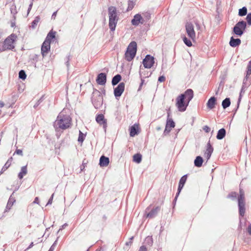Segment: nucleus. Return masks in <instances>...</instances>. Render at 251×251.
Segmentation results:
<instances>
[{
  "label": "nucleus",
  "instance_id": "49530a36",
  "mask_svg": "<svg viewBox=\"0 0 251 251\" xmlns=\"http://www.w3.org/2000/svg\"><path fill=\"white\" fill-rule=\"evenodd\" d=\"M14 154H17L19 155H20L21 156H23V151H22V150H21L20 149H17L15 151Z\"/></svg>",
  "mask_w": 251,
  "mask_h": 251
},
{
  "label": "nucleus",
  "instance_id": "13d9d810",
  "mask_svg": "<svg viewBox=\"0 0 251 251\" xmlns=\"http://www.w3.org/2000/svg\"><path fill=\"white\" fill-rule=\"evenodd\" d=\"M33 203L39 204V200L38 197H36L34 200Z\"/></svg>",
  "mask_w": 251,
  "mask_h": 251
},
{
  "label": "nucleus",
  "instance_id": "393cba45",
  "mask_svg": "<svg viewBox=\"0 0 251 251\" xmlns=\"http://www.w3.org/2000/svg\"><path fill=\"white\" fill-rule=\"evenodd\" d=\"M138 128V126L137 125L134 124L133 126H131L130 127V136L131 137H134L135 135L137 134V130Z\"/></svg>",
  "mask_w": 251,
  "mask_h": 251
},
{
  "label": "nucleus",
  "instance_id": "6e6552de",
  "mask_svg": "<svg viewBox=\"0 0 251 251\" xmlns=\"http://www.w3.org/2000/svg\"><path fill=\"white\" fill-rule=\"evenodd\" d=\"M185 29L188 36L194 41L196 39V33L193 25L191 23H187L185 25Z\"/></svg>",
  "mask_w": 251,
  "mask_h": 251
},
{
  "label": "nucleus",
  "instance_id": "aec40b11",
  "mask_svg": "<svg viewBox=\"0 0 251 251\" xmlns=\"http://www.w3.org/2000/svg\"><path fill=\"white\" fill-rule=\"evenodd\" d=\"M241 40L239 38L234 39L233 37L230 38L229 45L232 47H236L241 44Z\"/></svg>",
  "mask_w": 251,
  "mask_h": 251
},
{
  "label": "nucleus",
  "instance_id": "f257e3e1",
  "mask_svg": "<svg viewBox=\"0 0 251 251\" xmlns=\"http://www.w3.org/2000/svg\"><path fill=\"white\" fill-rule=\"evenodd\" d=\"M193 97V91L191 89H187L184 93L179 95L176 99V103L178 110L180 112L185 111Z\"/></svg>",
  "mask_w": 251,
  "mask_h": 251
},
{
  "label": "nucleus",
  "instance_id": "20e7f679",
  "mask_svg": "<svg viewBox=\"0 0 251 251\" xmlns=\"http://www.w3.org/2000/svg\"><path fill=\"white\" fill-rule=\"evenodd\" d=\"M137 51V44L131 42L127 47L125 54V58L127 61H131L135 57Z\"/></svg>",
  "mask_w": 251,
  "mask_h": 251
},
{
  "label": "nucleus",
  "instance_id": "5fc2aeb1",
  "mask_svg": "<svg viewBox=\"0 0 251 251\" xmlns=\"http://www.w3.org/2000/svg\"><path fill=\"white\" fill-rule=\"evenodd\" d=\"M139 251H147V248L144 246L140 247Z\"/></svg>",
  "mask_w": 251,
  "mask_h": 251
},
{
  "label": "nucleus",
  "instance_id": "9d476101",
  "mask_svg": "<svg viewBox=\"0 0 251 251\" xmlns=\"http://www.w3.org/2000/svg\"><path fill=\"white\" fill-rule=\"evenodd\" d=\"M96 122L100 125L102 126L104 132H106L107 128V120L105 119L103 114H99L96 118Z\"/></svg>",
  "mask_w": 251,
  "mask_h": 251
},
{
  "label": "nucleus",
  "instance_id": "5701e85b",
  "mask_svg": "<svg viewBox=\"0 0 251 251\" xmlns=\"http://www.w3.org/2000/svg\"><path fill=\"white\" fill-rule=\"evenodd\" d=\"M27 173V166H23L21 168L20 172L18 174V178L20 179H22L24 176Z\"/></svg>",
  "mask_w": 251,
  "mask_h": 251
},
{
  "label": "nucleus",
  "instance_id": "72a5a7b5",
  "mask_svg": "<svg viewBox=\"0 0 251 251\" xmlns=\"http://www.w3.org/2000/svg\"><path fill=\"white\" fill-rule=\"evenodd\" d=\"M247 14V9L246 7H243L239 10L238 14L240 16H245Z\"/></svg>",
  "mask_w": 251,
  "mask_h": 251
},
{
  "label": "nucleus",
  "instance_id": "9b49d317",
  "mask_svg": "<svg viewBox=\"0 0 251 251\" xmlns=\"http://www.w3.org/2000/svg\"><path fill=\"white\" fill-rule=\"evenodd\" d=\"M50 42L45 40L41 47V53L43 57L45 56L50 50Z\"/></svg>",
  "mask_w": 251,
  "mask_h": 251
},
{
  "label": "nucleus",
  "instance_id": "a211bd4d",
  "mask_svg": "<svg viewBox=\"0 0 251 251\" xmlns=\"http://www.w3.org/2000/svg\"><path fill=\"white\" fill-rule=\"evenodd\" d=\"M109 163V158L103 155L101 156L100 159V167H106Z\"/></svg>",
  "mask_w": 251,
  "mask_h": 251
},
{
  "label": "nucleus",
  "instance_id": "79ce46f5",
  "mask_svg": "<svg viewBox=\"0 0 251 251\" xmlns=\"http://www.w3.org/2000/svg\"><path fill=\"white\" fill-rule=\"evenodd\" d=\"M44 100V96H42L40 99L34 105L33 107L36 109L42 102Z\"/></svg>",
  "mask_w": 251,
  "mask_h": 251
},
{
  "label": "nucleus",
  "instance_id": "c85d7f7f",
  "mask_svg": "<svg viewBox=\"0 0 251 251\" xmlns=\"http://www.w3.org/2000/svg\"><path fill=\"white\" fill-rule=\"evenodd\" d=\"M121 78L122 77L120 75L118 74L115 75L112 79V84L114 86L116 85L120 82Z\"/></svg>",
  "mask_w": 251,
  "mask_h": 251
},
{
  "label": "nucleus",
  "instance_id": "c9c22d12",
  "mask_svg": "<svg viewBox=\"0 0 251 251\" xmlns=\"http://www.w3.org/2000/svg\"><path fill=\"white\" fill-rule=\"evenodd\" d=\"M19 77L22 80H25L26 77V75L24 70H21L19 72Z\"/></svg>",
  "mask_w": 251,
  "mask_h": 251
},
{
  "label": "nucleus",
  "instance_id": "a19ab883",
  "mask_svg": "<svg viewBox=\"0 0 251 251\" xmlns=\"http://www.w3.org/2000/svg\"><path fill=\"white\" fill-rule=\"evenodd\" d=\"M134 6V3L132 0H129L128 1L127 10L129 11L132 9Z\"/></svg>",
  "mask_w": 251,
  "mask_h": 251
},
{
  "label": "nucleus",
  "instance_id": "8fccbe9b",
  "mask_svg": "<svg viewBox=\"0 0 251 251\" xmlns=\"http://www.w3.org/2000/svg\"><path fill=\"white\" fill-rule=\"evenodd\" d=\"M70 55H69L67 57V60L65 62V64L67 67V68H69V61H70Z\"/></svg>",
  "mask_w": 251,
  "mask_h": 251
},
{
  "label": "nucleus",
  "instance_id": "39448f33",
  "mask_svg": "<svg viewBox=\"0 0 251 251\" xmlns=\"http://www.w3.org/2000/svg\"><path fill=\"white\" fill-rule=\"evenodd\" d=\"M239 212L240 216L243 217L245 213V201L244 192L240 189L239 195L238 197Z\"/></svg>",
  "mask_w": 251,
  "mask_h": 251
},
{
  "label": "nucleus",
  "instance_id": "680f3d73",
  "mask_svg": "<svg viewBox=\"0 0 251 251\" xmlns=\"http://www.w3.org/2000/svg\"><path fill=\"white\" fill-rule=\"evenodd\" d=\"M33 246V242H31L30 243V244L29 245V246H28V247L27 248V250L29 249H30L31 248H32V247Z\"/></svg>",
  "mask_w": 251,
  "mask_h": 251
},
{
  "label": "nucleus",
  "instance_id": "ea45409f",
  "mask_svg": "<svg viewBox=\"0 0 251 251\" xmlns=\"http://www.w3.org/2000/svg\"><path fill=\"white\" fill-rule=\"evenodd\" d=\"M10 11H11V14L13 16L14 19L15 20V19H16L15 15L17 13V10H16V6H11V8H10Z\"/></svg>",
  "mask_w": 251,
  "mask_h": 251
},
{
  "label": "nucleus",
  "instance_id": "6ab92c4d",
  "mask_svg": "<svg viewBox=\"0 0 251 251\" xmlns=\"http://www.w3.org/2000/svg\"><path fill=\"white\" fill-rule=\"evenodd\" d=\"M159 210L160 208L159 207H156L155 208L152 209L151 211L147 214V217L149 218H153L155 217L157 215Z\"/></svg>",
  "mask_w": 251,
  "mask_h": 251
},
{
  "label": "nucleus",
  "instance_id": "338daca9",
  "mask_svg": "<svg viewBox=\"0 0 251 251\" xmlns=\"http://www.w3.org/2000/svg\"><path fill=\"white\" fill-rule=\"evenodd\" d=\"M5 50H3V47L2 48V49H0V52L3 51H4Z\"/></svg>",
  "mask_w": 251,
  "mask_h": 251
},
{
  "label": "nucleus",
  "instance_id": "de8ad7c7",
  "mask_svg": "<svg viewBox=\"0 0 251 251\" xmlns=\"http://www.w3.org/2000/svg\"><path fill=\"white\" fill-rule=\"evenodd\" d=\"M202 129L206 133H208L210 131V128L207 126H204Z\"/></svg>",
  "mask_w": 251,
  "mask_h": 251
},
{
  "label": "nucleus",
  "instance_id": "603ef678",
  "mask_svg": "<svg viewBox=\"0 0 251 251\" xmlns=\"http://www.w3.org/2000/svg\"><path fill=\"white\" fill-rule=\"evenodd\" d=\"M67 226L68 224L67 223H65L64 225H63L58 230V232H59L60 230H62V229H64Z\"/></svg>",
  "mask_w": 251,
  "mask_h": 251
},
{
  "label": "nucleus",
  "instance_id": "6e6d98bb",
  "mask_svg": "<svg viewBox=\"0 0 251 251\" xmlns=\"http://www.w3.org/2000/svg\"><path fill=\"white\" fill-rule=\"evenodd\" d=\"M247 231L250 235H251V224L249 225L247 228Z\"/></svg>",
  "mask_w": 251,
  "mask_h": 251
},
{
  "label": "nucleus",
  "instance_id": "e433bc0d",
  "mask_svg": "<svg viewBox=\"0 0 251 251\" xmlns=\"http://www.w3.org/2000/svg\"><path fill=\"white\" fill-rule=\"evenodd\" d=\"M151 73H150V74H149V73H145V74H143V72L140 71V77H141V83L140 84V86H141V85H143V83H144V80L142 79V77H149L150 75H151Z\"/></svg>",
  "mask_w": 251,
  "mask_h": 251
},
{
  "label": "nucleus",
  "instance_id": "bb28decb",
  "mask_svg": "<svg viewBox=\"0 0 251 251\" xmlns=\"http://www.w3.org/2000/svg\"><path fill=\"white\" fill-rule=\"evenodd\" d=\"M203 161V159L201 156H197L194 161L195 166L197 167H201L202 166Z\"/></svg>",
  "mask_w": 251,
  "mask_h": 251
},
{
  "label": "nucleus",
  "instance_id": "052dcab7",
  "mask_svg": "<svg viewBox=\"0 0 251 251\" xmlns=\"http://www.w3.org/2000/svg\"><path fill=\"white\" fill-rule=\"evenodd\" d=\"M56 13H57V11H55V12H54L51 16V18H55V17H56Z\"/></svg>",
  "mask_w": 251,
  "mask_h": 251
},
{
  "label": "nucleus",
  "instance_id": "f03ea898",
  "mask_svg": "<svg viewBox=\"0 0 251 251\" xmlns=\"http://www.w3.org/2000/svg\"><path fill=\"white\" fill-rule=\"evenodd\" d=\"M72 119L69 115L60 114L54 123L55 130H65L70 127Z\"/></svg>",
  "mask_w": 251,
  "mask_h": 251
},
{
  "label": "nucleus",
  "instance_id": "bf43d9fd",
  "mask_svg": "<svg viewBox=\"0 0 251 251\" xmlns=\"http://www.w3.org/2000/svg\"><path fill=\"white\" fill-rule=\"evenodd\" d=\"M171 128H170V127H169V128H167V132H165V131H164V134H166L169 133L171 131Z\"/></svg>",
  "mask_w": 251,
  "mask_h": 251
},
{
  "label": "nucleus",
  "instance_id": "7c9ffc66",
  "mask_svg": "<svg viewBox=\"0 0 251 251\" xmlns=\"http://www.w3.org/2000/svg\"><path fill=\"white\" fill-rule=\"evenodd\" d=\"M230 104V100L229 98H226L222 101V106L224 109H226L229 107Z\"/></svg>",
  "mask_w": 251,
  "mask_h": 251
},
{
  "label": "nucleus",
  "instance_id": "37998d69",
  "mask_svg": "<svg viewBox=\"0 0 251 251\" xmlns=\"http://www.w3.org/2000/svg\"><path fill=\"white\" fill-rule=\"evenodd\" d=\"M87 163H88V161L86 160V159H84L83 160L82 165L80 166V171L79 173H80L82 171H83V170L85 169V167L86 164H87Z\"/></svg>",
  "mask_w": 251,
  "mask_h": 251
},
{
  "label": "nucleus",
  "instance_id": "2f4dec72",
  "mask_svg": "<svg viewBox=\"0 0 251 251\" xmlns=\"http://www.w3.org/2000/svg\"><path fill=\"white\" fill-rule=\"evenodd\" d=\"M40 18L39 16H37L35 18V19L31 23V27L33 29L35 28L38 23L40 22Z\"/></svg>",
  "mask_w": 251,
  "mask_h": 251
},
{
  "label": "nucleus",
  "instance_id": "c03bdc74",
  "mask_svg": "<svg viewBox=\"0 0 251 251\" xmlns=\"http://www.w3.org/2000/svg\"><path fill=\"white\" fill-rule=\"evenodd\" d=\"M246 20L248 24L250 25H251V13H249L246 17Z\"/></svg>",
  "mask_w": 251,
  "mask_h": 251
},
{
  "label": "nucleus",
  "instance_id": "4d7b16f0",
  "mask_svg": "<svg viewBox=\"0 0 251 251\" xmlns=\"http://www.w3.org/2000/svg\"><path fill=\"white\" fill-rule=\"evenodd\" d=\"M59 237H57V239L54 242V243H53V244L51 245V247H53V248L55 249L57 244V240L58 239Z\"/></svg>",
  "mask_w": 251,
  "mask_h": 251
},
{
  "label": "nucleus",
  "instance_id": "3c124183",
  "mask_svg": "<svg viewBox=\"0 0 251 251\" xmlns=\"http://www.w3.org/2000/svg\"><path fill=\"white\" fill-rule=\"evenodd\" d=\"M158 80V81H159L160 82H164L165 80V76H164L163 75L160 76L159 77Z\"/></svg>",
  "mask_w": 251,
  "mask_h": 251
},
{
  "label": "nucleus",
  "instance_id": "a878e982",
  "mask_svg": "<svg viewBox=\"0 0 251 251\" xmlns=\"http://www.w3.org/2000/svg\"><path fill=\"white\" fill-rule=\"evenodd\" d=\"M12 160V157H11L10 158L8 159V160L7 161V162L5 163L4 165L3 166L2 168L1 169V171L0 172V175H1L4 172H5L11 165V162Z\"/></svg>",
  "mask_w": 251,
  "mask_h": 251
},
{
  "label": "nucleus",
  "instance_id": "58836bf2",
  "mask_svg": "<svg viewBox=\"0 0 251 251\" xmlns=\"http://www.w3.org/2000/svg\"><path fill=\"white\" fill-rule=\"evenodd\" d=\"M183 41L184 44L188 47H190L192 46V42L190 39H188L187 37L184 36L183 38Z\"/></svg>",
  "mask_w": 251,
  "mask_h": 251
},
{
  "label": "nucleus",
  "instance_id": "774afa93",
  "mask_svg": "<svg viewBox=\"0 0 251 251\" xmlns=\"http://www.w3.org/2000/svg\"><path fill=\"white\" fill-rule=\"evenodd\" d=\"M2 35V32L0 31V38H1Z\"/></svg>",
  "mask_w": 251,
  "mask_h": 251
},
{
  "label": "nucleus",
  "instance_id": "423d86ee",
  "mask_svg": "<svg viewBox=\"0 0 251 251\" xmlns=\"http://www.w3.org/2000/svg\"><path fill=\"white\" fill-rule=\"evenodd\" d=\"M17 37V36L13 33L7 37L3 43V50H12L14 49L15 48L14 43Z\"/></svg>",
  "mask_w": 251,
  "mask_h": 251
},
{
  "label": "nucleus",
  "instance_id": "0e129e2a",
  "mask_svg": "<svg viewBox=\"0 0 251 251\" xmlns=\"http://www.w3.org/2000/svg\"><path fill=\"white\" fill-rule=\"evenodd\" d=\"M54 249L53 247H50L48 251H54Z\"/></svg>",
  "mask_w": 251,
  "mask_h": 251
},
{
  "label": "nucleus",
  "instance_id": "0eeeda50",
  "mask_svg": "<svg viewBox=\"0 0 251 251\" xmlns=\"http://www.w3.org/2000/svg\"><path fill=\"white\" fill-rule=\"evenodd\" d=\"M247 23L244 21L238 22L233 27V32L236 35L241 36L243 35L244 31L246 29Z\"/></svg>",
  "mask_w": 251,
  "mask_h": 251
},
{
  "label": "nucleus",
  "instance_id": "f3484780",
  "mask_svg": "<svg viewBox=\"0 0 251 251\" xmlns=\"http://www.w3.org/2000/svg\"><path fill=\"white\" fill-rule=\"evenodd\" d=\"M213 151V148L210 144V141H209L207 144L206 150L205 152V156L207 159H209L211 157V154Z\"/></svg>",
  "mask_w": 251,
  "mask_h": 251
},
{
  "label": "nucleus",
  "instance_id": "4468645a",
  "mask_svg": "<svg viewBox=\"0 0 251 251\" xmlns=\"http://www.w3.org/2000/svg\"><path fill=\"white\" fill-rule=\"evenodd\" d=\"M186 179H187V175H184L183 176H182L181 177V178L179 180V185H178V190H177L178 192L176 194V197L175 199V201L176 200L177 197L178 196L181 190L183 188L184 185L186 182Z\"/></svg>",
  "mask_w": 251,
  "mask_h": 251
},
{
  "label": "nucleus",
  "instance_id": "c756f323",
  "mask_svg": "<svg viewBox=\"0 0 251 251\" xmlns=\"http://www.w3.org/2000/svg\"><path fill=\"white\" fill-rule=\"evenodd\" d=\"M55 31H53L52 30L50 31L48 34L45 40L51 42V39L55 38Z\"/></svg>",
  "mask_w": 251,
  "mask_h": 251
},
{
  "label": "nucleus",
  "instance_id": "473e14b6",
  "mask_svg": "<svg viewBox=\"0 0 251 251\" xmlns=\"http://www.w3.org/2000/svg\"><path fill=\"white\" fill-rule=\"evenodd\" d=\"M133 161L139 163L141 162L142 160V155L141 154L139 153L135 154L133 155Z\"/></svg>",
  "mask_w": 251,
  "mask_h": 251
},
{
  "label": "nucleus",
  "instance_id": "864d4df0",
  "mask_svg": "<svg viewBox=\"0 0 251 251\" xmlns=\"http://www.w3.org/2000/svg\"><path fill=\"white\" fill-rule=\"evenodd\" d=\"M32 5H33V2H31L30 4L29 5V6H28V9H27V14H29V13L30 12L31 8H32Z\"/></svg>",
  "mask_w": 251,
  "mask_h": 251
},
{
  "label": "nucleus",
  "instance_id": "69168bd1",
  "mask_svg": "<svg viewBox=\"0 0 251 251\" xmlns=\"http://www.w3.org/2000/svg\"><path fill=\"white\" fill-rule=\"evenodd\" d=\"M15 26V24H14V23H11V26H12V27H14V26Z\"/></svg>",
  "mask_w": 251,
  "mask_h": 251
},
{
  "label": "nucleus",
  "instance_id": "4c0bfd02",
  "mask_svg": "<svg viewBox=\"0 0 251 251\" xmlns=\"http://www.w3.org/2000/svg\"><path fill=\"white\" fill-rule=\"evenodd\" d=\"M247 69L248 70L247 71V74L246 76V79H247L249 76L251 75V59L249 63V64L247 67Z\"/></svg>",
  "mask_w": 251,
  "mask_h": 251
},
{
  "label": "nucleus",
  "instance_id": "412c9836",
  "mask_svg": "<svg viewBox=\"0 0 251 251\" xmlns=\"http://www.w3.org/2000/svg\"><path fill=\"white\" fill-rule=\"evenodd\" d=\"M216 99L214 97H211L208 100L207 102V106L210 109H212L215 107V105L216 104Z\"/></svg>",
  "mask_w": 251,
  "mask_h": 251
},
{
  "label": "nucleus",
  "instance_id": "2eb2a0df",
  "mask_svg": "<svg viewBox=\"0 0 251 251\" xmlns=\"http://www.w3.org/2000/svg\"><path fill=\"white\" fill-rule=\"evenodd\" d=\"M96 81L99 85H104L106 82V75L103 73H100L98 75Z\"/></svg>",
  "mask_w": 251,
  "mask_h": 251
},
{
  "label": "nucleus",
  "instance_id": "09e8293b",
  "mask_svg": "<svg viewBox=\"0 0 251 251\" xmlns=\"http://www.w3.org/2000/svg\"><path fill=\"white\" fill-rule=\"evenodd\" d=\"M53 196H54V194H52L51 195L50 198L49 200V201H48V202L47 203V205L51 204L52 203Z\"/></svg>",
  "mask_w": 251,
  "mask_h": 251
},
{
  "label": "nucleus",
  "instance_id": "7ed1b4c3",
  "mask_svg": "<svg viewBox=\"0 0 251 251\" xmlns=\"http://www.w3.org/2000/svg\"><path fill=\"white\" fill-rule=\"evenodd\" d=\"M109 26L112 31L115 28L119 20L118 12L115 7L110 6L108 8Z\"/></svg>",
  "mask_w": 251,
  "mask_h": 251
},
{
  "label": "nucleus",
  "instance_id": "1a4fd4ad",
  "mask_svg": "<svg viewBox=\"0 0 251 251\" xmlns=\"http://www.w3.org/2000/svg\"><path fill=\"white\" fill-rule=\"evenodd\" d=\"M154 63V58L150 55H147L143 60V64L145 68H151Z\"/></svg>",
  "mask_w": 251,
  "mask_h": 251
},
{
  "label": "nucleus",
  "instance_id": "4be33fe9",
  "mask_svg": "<svg viewBox=\"0 0 251 251\" xmlns=\"http://www.w3.org/2000/svg\"><path fill=\"white\" fill-rule=\"evenodd\" d=\"M95 95H98L97 102L96 104L97 107L101 105L103 102V97L102 94L98 90L95 89Z\"/></svg>",
  "mask_w": 251,
  "mask_h": 251
},
{
  "label": "nucleus",
  "instance_id": "b1692460",
  "mask_svg": "<svg viewBox=\"0 0 251 251\" xmlns=\"http://www.w3.org/2000/svg\"><path fill=\"white\" fill-rule=\"evenodd\" d=\"M226 134V131L225 129L224 128H221L218 130L216 137L218 140H222L225 137Z\"/></svg>",
  "mask_w": 251,
  "mask_h": 251
},
{
  "label": "nucleus",
  "instance_id": "a18cd8bd",
  "mask_svg": "<svg viewBox=\"0 0 251 251\" xmlns=\"http://www.w3.org/2000/svg\"><path fill=\"white\" fill-rule=\"evenodd\" d=\"M237 194L236 192H232L228 195V198H231L232 199H235L237 197Z\"/></svg>",
  "mask_w": 251,
  "mask_h": 251
},
{
  "label": "nucleus",
  "instance_id": "f704fd0d",
  "mask_svg": "<svg viewBox=\"0 0 251 251\" xmlns=\"http://www.w3.org/2000/svg\"><path fill=\"white\" fill-rule=\"evenodd\" d=\"M85 134L83 133L80 130L79 131V135L77 141L79 143H82L85 139Z\"/></svg>",
  "mask_w": 251,
  "mask_h": 251
},
{
  "label": "nucleus",
  "instance_id": "dca6fc26",
  "mask_svg": "<svg viewBox=\"0 0 251 251\" xmlns=\"http://www.w3.org/2000/svg\"><path fill=\"white\" fill-rule=\"evenodd\" d=\"M14 192H13L12 194L10 196L8 202L7 203V205L6 206L5 209L4 210V212H7L11 209V207L13 205L14 203L15 202L16 200L15 198L13 197L12 195L14 194Z\"/></svg>",
  "mask_w": 251,
  "mask_h": 251
},
{
  "label": "nucleus",
  "instance_id": "cd10ccee",
  "mask_svg": "<svg viewBox=\"0 0 251 251\" xmlns=\"http://www.w3.org/2000/svg\"><path fill=\"white\" fill-rule=\"evenodd\" d=\"M175 126V124L173 120L172 119H168L167 121V123L165 129V132H167V128H169L170 127V128L174 127Z\"/></svg>",
  "mask_w": 251,
  "mask_h": 251
},
{
  "label": "nucleus",
  "instance_id": "ddd939ff",
  "mask_svg": "<svg viewBox=\"0 0 251 251\" xmlns=\"http://www.w3.org/2000/svg\"><path fill=\"white\" fill-rule=\"evenodd\" d=\"M144 22V20L141 15L139 14H137L134 15L131 22L132 25L137 26L140 24H143Z\"/></svg>",
  "mask_w": 251,
  "mask_h": 251
},
{
  "label": "nucleus",
  "instance_id": "e2e57ef3",
  "mask_svg": "<svg viewBox=\"0 0 251 251\" xmlns=\"http://www.w3.org/2000/svg\"><path fill=\"white\" fill-rule=\"evenodd\" d=\"M4 103L2 101H0V108L3 107Z\"/></svg>",
  "mask_w": 251,
  "mask_h": 251
},
{
  "label": "nucleus",
  "instance_id": "f8f14e48",
  "mask_svg": "<svg viewBox=\"0 0 251 251\" xmlns=\"http://www.w3.org/2000/svg\"><path fill=\"white\" fill-rule=\"evenodd\" d=\"M125 84L124 82H121L114 89V94L116 98L120 97L125 90Z\"/></svg>",
  "mask_w": 251,
  "mask_h": 251
}]
</instances>
